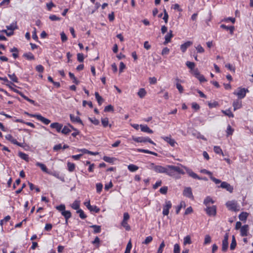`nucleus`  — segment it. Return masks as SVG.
<instances>
[{
    "mask_svg": "<svg viewBox=\"0 0 253 253\" xmlns=\"http://www.w3.org/2000/svg\"><path fill=\"white\" fill-rule=\"evenodd\" d=\"M150 168L157 173H166L170 176H174L176 173L180 174L185 173L183 169L178 166L167 165L166 167H163L151 163Z\"/></svg>",
    "mask_w": 253,
    "mask_h": 253,
    "instance_id": "1",
    "label": "nucleus"
},
{
    "mask_svg": "<svg viewBox=\"0 0 253 253\" xmlns=\"http://www.w3.org/2000/svg\"><path fill=\"white\" fill-rule=\"evenodd\" d=\"M249 91V90L247 88L238 87L233 93L237 95L239 99H241L246 96V93Z\"/></svg>",
    "mask_w": 253,
    "mask_h": 253,
    "instance_id": "2",
    "label": "nucleus"
},
{
    "mask_svg": "<svg viewBox=\"0 0 253 253\" xmlns=\"http://www.w3.org/2000/svg\"><path fill=\"white\" fill-rule=\"evenodd\" d=\"M26 114L31 117L36 118L38 120L41 121L45 125H48L50 123V121L41 115L38 114H31L27 112L25 113Z\"/></svg>",
    "mask_w": 253,
    "mask_h": 253,
    "instance_id": "3",
    "label": "nucleus"
},
{
    "mask_svg": "<svg viewBox=\"0 0 253 253\" xmlns=\"http://www.w3.org/2000/svg\"><path fill=\"white\" fill-rule=\"evenodd\" d=\"M133 140L138 143L142 142H149L150 143L156 145V143L154 142L150 138L148 137H133Z\"/></svg>",
    "mask_w": 253,
    "mask_h": 253,
    "instance_id": "4",
    "label": "nucleus"
},
{
    "mask_svg": "<svg viewBox=\"0 0 253 253\" xmlns=\"http://www.w3.org/2000/svg\"><path fill=\"white\" fill-rule=\"evenodd\" d=\"M178 166L181 167L182 169V168H184L186 170L187 174L192 178L194 179H201V178L196 173L194 172L191 169L187 168L186 167L183 166L181 165H180V166Z\"/></svg>",
    "mask_w": 253,
    "mask_h": 253,
    "instance_id": "5",
    "label": "nucleus"
},
{
    "mask_svg": "<svg viewBox=\"0 0 253 253\" xmlns=\"http://www.w3.org/2000/svg\"><path fill=\"white\" fill-rule=\"evenodd\" d=\"M183 195L184 196L190 199H194V196L191 187H185L183 191Z\"/></svg>",
    "mask_w": 253,
    "mask_h": 253,
    "instance_id": "6",
    "label": "nucleus"
},
{
    "mask_svg": "<svg viewBox=\"0 0 253 253\" xmlns=\"http://www.w3.org/2000/svg\"><path fill=\"white\" fill-rule=\"evenodd\" d=\"M206 213L209 216H214L216 213V208L215 206H212L211 207L208 206L207 208L206 209Z\"/></svg>",
    "mask_w": 253,
    "mask_h": 253,
    "instance_id": "7",
    "label": "nucleus"
},
{
    "mask_svg": "<svg viewBox=\"0 0 253 253\" xmlns=\"http://www.w3.org/2000/svg\"><path fill=\"white\" fill-rule=\"evenodd\" d=\"M172 205L171 202L167 201L166 205L163 206V214L164 215H168L169 213V210L171 208Z\"/></svg>",
    "mask_w": 253,
    "mask_h": 253,
    "instance_id": "8",
    "label": "nucleus"
},
{
    "mask_svg": "<svg viewBox=\"0 0 253 253\" xmlns=\"http://www.w3.org/2000/svg\"><path fill=\"white\" fill-rule=\"evenodd\" d=\"M161 138L172 147H174L175 145L177 144L175 140L172 139L170 135L169 136H162Z\"/></svg>",
    "mask_w": 253,
    "mask_h": 253,
    "instance_id": "9",
    "label": "nucleus"
},
{
    "mask_svg": "<svg viewBox=\"0 0 253 253\" xmlns=\"http://www.w3.org/2000/svg\"><path fill=\"white\" fill-rule=\"evenodd\" d=\"M227 207L231 211H236L237 208V205L236 202L231 201H228L226 203Z\"/></svg>",
    "mask_w": 253,
    "mask_h": 253,
    "instance_id": "10",
    "label": "nucleus"
},
{
    "mask_svg": "<svg viewBox=\"0 0 253 253\" xmlns=\"http://www.w3.org/2000/svg\"><path fill=\"white\" fill-rule=\"evenodd\" d=\"M222 188L226 189L227 191H229L230 193H232L233 191V187L231 186L229 183L226 182H222L219 186Z\"/></svg>",
    "mask_w": 253,
    "mask_h": 253,
    "instance_id": "11",
    "label": "nucleus"
},
{
    "mask_svg": "<svg viewBox=\"0 0 253 253\" xmlns=\"http://www.w3.org/2000/svg\"><path fill=\"white\" fill-rule=\"evenodd\" d=\"M50 126L52 128H55L58 132H61L63 125L58 123H53L50 124Z\"/></svg>",
    "mask_w": 253,
    "mask_h": 253,
    "instance_id": "12",
    "label": "nucleus"
},
{
    "mask_svg": "<svg viewBox=\"0 0 253 253\" xmlns=\"http://www.w3.org/2000/svg\"><path fill=\"white\" fill-rule=\"evenodd\" d=\"M249 230V227L248 225H244L240 228L241 235L242 237L247 236L248 235V232Z\"/></svg>",
    "mask_w": 253,
    "mask_h": 253,
    "instance_id": "13",
    "label": "nucleus"
},
{
    "mask_svg": "<svg viewBox=\"0 0 253 253\" xmlns=\"http://www.w3.org/2000/svg\"><path fill=\"white\" fill-rule=\"evenodd\" d=\"M172 31L170 30L169 32L165 37V42L164 44L166 45L170 42L171 39L173 37Z\"/></svg>",
    "mask_w": 253,
    "mask_h": 253,
    "instance_id": "14",
    "label": "nucleus"
},
{
    "mask_svg": "<svg viewBox=\"0 0 253 253\" xmlns=\"http://www.w3.org/2000/svg\"><path fill=\"white\" fill-rule=\"evenodd\" d=\"M192 42L191 41H188L182 44L180 46V49L182 51V52H185L187 48L190 47L192 44Z\"/></svg>",
    "mask_w": 253,
    "mask_h": 253,
    "instance_id": "15",
    "label": "nucleus"
},
{
    "mask_svg": "<svg viewBox=\"0 0 253 253\" xmlns=\"http://www.w3.org/2000/svg\"><path fill=\"white\" fill-rule=\"evenodd\" d=\"M233 106L234 108V111H236V110L241 108L242 106V101L239 99L234 101L233 103Z\"/></svg>",
    "mask_w": 253,
    "mask_h": 253,
    "instance_id": "16",
    "label": "nucleus"
},
{
    "mask_svg": "<svg viewBox=\"0 0 253 253\" xmlns=\"http://www.w3.org/2000/svg\"><path fill=\"white\" fill-rule=\"evenodd\" d=\"M5 138L14 144H16L18 146H21V144L19 143L15 139H14L11 134H7L5 136Z\"/></svg>",
    "mask_w": 253,
    "mask_h": 253,
    "instance_id": "17",
    "label": "nucleus"
},
{
    "mask_svg": "<svg viewBox=\"0 0 253 253\" xmlns=\"http://www.w3.org/2000/svg\"><path fill=\"white\" fill-rule=\"evenodd\" d=\"M140 127L141 130L143 132H147L148 133H153V131L147 125H140Z\"/></svg>",
    "mask_w": 253,
    "mask_h": 253,
    "instance_id": "18",
    "label": "nucleus"
},
{
    "mask_svg": "<svg viewBox=\"0 0 253 253\" xmlns=\"http://www.w3.org/2000/svg\"><path fill=\"white\" fill-rule=\"evenodd\" d=\"M70 118L72 122H77L83 125V122L79 117H75L74 115L70 114Z\"/></svg>",
    "mask_w": 253,
    "mask_h": 253,
    "instance_id": "19",
    "label": "nucleus"
},
{
    "mask_svg": "<svg viewBox=\"0 0 253 253\" xmlns=\"http://www.w3.org/2000/svg\"><path fill=\"white\" fill-rule=\"evenodd\" d=\"M220 27L221 28L225 29L226 30H229L230 33L231 35L233 34L234 30L235 29L234 26H227L224 24L221 25Z\"/></svg>",
    "mask_w": 253,
    "mask_h": 253,
    "instance_id": "20",
    "label": "nucleus"
},
{
    "mask_svg": "<svg viewBox=\"0 0 253 253\" xmlns=\"http://www.w3.org/2000/svg\"><path fill=\"white\" fill-rule=\"evenodd\" d=\"M61 214L64 217L65 220H68L72 216L71 212L69 211H62Z\"/></svg>",
    "mask_w": 253,
    "mask_h": 253,
    "instance_id": "21",
    "label": "nucleus"
},
{
    "mask_svg": "<svg viewBox=\"0 0 253 253\" xmlns=\"http://www.w3.org/2000/svg\"><path fill=\"white\" fill-rule=\"evenodd\" d=\"M95 96L96 100L97 101L98 105H101L103 103L104 99L101 96H100L98 92H95Z\"/></svg>",
    "mask_w": 253,
    "mask_h": 253,
    "instance_id": "22",
    "label": "nucleus"
},
{
    "mask_svg": "<svg viewBox=\"0 0 253 253\" xmlns=\"http://www.w3.org/2000/svg\"><path fill=\"white\" fill-rule=\"evenodd\" d=\"M6 28L8 30L13 31L14 30L18 28L16 22H13L10 25L6 26Z\"/></svg>",
    "mask_w": 253,
    "mask_h": 253,
    "instance_id": "23",
    "label": "nucleus"
},
{
    "mask_svg": "<svg viewBox=\"0 0 253 253\" xmlns=\"http://www.w3.org/2000/svg\"><path fill=\"white\" fill-rule=\"evenodd\" d=\"M36 165L38 167H39L43 171H44L46 173H48V169L45 165H44L42 163H41L40 162H37L36 163Z\"/></svg>",
    "mask_w": 253,
    "mask_h": 253,
    "instance_id": "24",
    "label": "nucleus"
},
{
    "mask_svg": "<svg viewBox=\"0 0 253 253\" xmlns=\"http://www.w3.org/2000/svg\"><path fill=\"white\" fill-rule=\"evenodd\" d=\"M248 216V213L246 212H241L239 216V218L240 220L245 221Z\"/></svg>",
    "mask_w": 253,
    "mask_h": 253,
    "instance_id": "25",
    "label": "nucleus"
},
{
    "mask_svg": "<svg viewBox=\"0 0 253 253\" xmlns=\"http://www.w3.org/2000/svg\"><path fill=\"white\" fill-rule=\"evenodd\" d=\"M90 228H92L94 229L93 232L94 233L97 234L101 232V228L99 225H92L90 226Z\"/></svg>",
    "mask_w": 253,
    "mask_h": 253,
    "instance_id": "26",
    "label": "nucleus"
},
{
    "mask_svg": "<svg viewBox=\"0 0 253 253\" xmlns=\"http://www.w3.org/2000/svg\"><path fill=\"white\" fill-rule=\"evenodd\" d=\"M210 203L213 204L214 203V201L210 197L208 196L205 199L204 204L206 205V207H208V206H210Z\"/></svg>",
    "mask_w": 253,
    "mask_h": 253,
    "instance_id": "27",
    "label": "nucleus"
},
{
    "mask_svg": "<svg viewBox=\"0 0 253 253\" xmlns=\"http://www.w3.org/2000/svg\"><path fill=\"white\" fill-rule=\"evenodd\" d=\"M103 160L109 163H113L116 160V158L114 157H110L108 156H104L103 158Z\"/></svg>",
    "mask_w": 253,
    "mask_h": 253,
    "instance_id": "28",
    "label": "nucleus"
},
{
    "mask_svg": "<svg viewBox=\"0 0 253 253\" xmlns=\"http://www.w3.org/2000/svg\"><path fill=\"white\" fill-rule=\"evenodd\" d=\"M236 245H237V243H236L235 237L233 235V236H232V242L230 244V250H234L235 249Z\"/></svg>",
    "mask_w": 253,
    "mask_h": 253,
    "instance_id": "29",
    "label": "nucleus"
},
{
    "mask_svg": "<svg viewBox=\"0 0 253 253\" xmlns=\"http://www.w3.org/2000/svg\"><path fill=\"white\" fill-rule=\"evenodd\" d=\"M71 206L73 209L78 211L80 209V202L76 200L73 203Z\"/></svg>",
    "mask_w": 253,
    "mask_h": 253,
    "instance_id": "30",
    "label": "nucleus"
},
{
    "mask_svg": "<svg viewBox=\"0 0 253 253\" xmlns=\"http://www.w3.org/2000/svg\"><path fill=\"white\" fill-rule=\"evenodd\" d=\"M23 56L28 60H34L35 57L31 52L25 53L23 54Z\"/></svg>",
    "mask_w": 253,
    "mask_h": 253,
    "instance_id": "31",
    "label": "nucleus"
},
{
    "mask_svg": "<svg viewBox=\"0 0 253 253\" xmlns=\"http://www.w3.org/2000/svg\"><path fill=\"white\" fill-rule=\"evenodd\" d=\"M71 130L68 126H64L62 128L61 133L64 134H68L71 132Z\"/></svg>",
    "mask_w": 253,
    "mask_h": 253,
    "instance_id": "32",
    "label": "nucleus"
},
{
    "mask_svg": "<svg viewBox=\"0 0 253 253\" xmlns=\"http://www.w3.org/2000/svg\"><path fill=\"white\" fill-rule=\"evenodd\" d=\"M128 169L132 172L136 171L138 169V167L136 165L130 164L127 167Z\"/></svg>",
    "mask_w": 253,
    "mask_h": 253,
    "instance_id": "33",
    "label": "nucleus"
},
{
    "mask_svg": "<svg viewBox=\"0 0 253 253\" xmlns=\"http://www.w3.org/2000/svg\"><path fill=\"white\" fill-rule=\"evenodd\" d=\"M228 248V242L223 241L222 242V251L225 252L227 251Z\"/></svg>",
    "mask_w": 253,
    "mask_h": 253,
    "instance_id": "34",
    "label": "nucleus"
},
{
    "mask_svg": "<svg viewBox=\"0 0 253 253\" xmlns=\"http://www.w3.org/2000/svg\"><path fill=\"white\" fill-rule=\"evenodd\" d=\"M67 167L68 170L70 172H72L75 170V165L73 163L68 162Z\"/></svg>",
    "mask_w": 253,
    "mask_h": 253,
    "instance_id": "35",
    "label": "nucleus"
},
{
    "mask_svg": "<svg viewBox=\"0 0 253 253\" xmlns=\"http://www.w3.org/2000/svg\"><path fill=\"white\" fill-rule=\"evenodd\" d=\"M192 243V241L191 240V237L189 235H187L184 238L183 244L184 245L187 244H191Z\"/></svg>",
    "mask_w": 253,
    "mask_h": 253,
    "instance_id": "36",
    "label": "nucleus"
},
{
    "mask_svg": "<svg viewBox=\"0 0 253 253\" xmlns=\"http://www.w3.org/2000/svg\"><path fill=\"white\" fill-rule=\"evenodd\" d=\"M19 156L23 160H24L26 161H28L29 157L28 155L23 152H19Z\"/></svg>",
    "mask_w": 253,
    "mask_h": 253,
    "instance_id": "37",
    "label": "nucleus"
},
{
    "mask_svg": "<svg viewBox=\"0 0 253 253\" xmlns=\"http://www.w3.org/2000/svg\"><path fill=\"white\" fill-rule=\"evenodd\" d=\"M214 152L218 154H222L223 155V153L222 152V149L220 148L219 146H215L213 148Z\"/></svg>",
    "mask_w": 253,
    "mask_h": 253,
    "instance_id": "38",
    "label": "nucleus"
},
{
    "mask_svg": "<svg viewBox=\"0 0 253 253\" xmlns=\"http://www.w3.org/2000/svg\"><path fill=\"white\" fill-rule=\"evenodd\" d=\"M146 94V92L144 88H140L138 92V95L140 98L144 97Z\"/></svg>",
    "mask_w": 253,
    "mask_h": 253,
    "instance_id": "39",
    "label": "nucleus"
},
{
    "mask_svg": "<svg viewBox=\"0 0 253 253\" xmlns=\"http://www.w3.org/2000/svg\"><path fill=\"white\" fill-rule=\"evenodd\" d=\"M8 76L12 82L14 83H18V78L14 73L12 74H8Z\"/></svg>",
    "mask_w": 253,
    "mask_h": 253,
    "instance_id": "40",
    "label": "nucleus"
},
{
    "mask_svg": "<svg viewBox=\"0 0 253 253\" xmlns=\"http://www.w3.org/2000/svg\"><path fill=\"white\" fill-rule=\"evenodd\" d=\"M76 212L79 214V216L82 219H85L86 217V215L85 214H84V211L81 209H79V210L77 211Z\"/></svg>",
    "mask_w": 253,
    "mask_h": 253,
    "instance_id": "41",
    "label": "nucleus"
},
{
    "mask_svg": "<svg viewBox=\"0 0 253 253\" xmlns=\"http://www.w3.org/2000/svg\"><path fill=\"white\" fill-rule=\"evenodd\" d=\"M121 225L123 226L126 231H129L130 230V227L127 224V221H122L121 222Z\"/></svg>",
    "mask_w": 253,
    "mask_h": 253,
    "instance_id": "42",
    "label": "nucleus"
},
{
    "mask_svg": "<svg viewBox=\"0 0 253 253\" xmlns=\"http://www.w3.org/2000/svg\"><path fill=\"white\" fill-rule=\"evenodd\" d=\"M101 123H102L103 126L104 127H106L107 126H108L109 125L108 118H102L101 119Z\"/></svg>",
    "mask_w": 253,
    "mask_h": 253,
    "instance_id": "43",
    "label": "nucleus"
},
{
    "mask_svg": "<svg viewBox=\"0 0 253 253\" xmlns=\"http://www.w3.org/2000/svg\"><path fill=\"white\" fill-rule=\"evenodd\" d=\"M96 187L97 193H100L102 190L103 185L101 183H98L96 184Z\"/></svg>",
    "mask_w": 253,
    "mask_h": 253,
    "instance_id": "44",
    "label": "nucleus"
},
{
    "mask_svg": "<svg viewBox=\"0 0 253 253\" xmlns=\"http://www.w3.org/2000/svg\"><path fill=\"white\" fill-rule=\"evenodd\" d=\"M152 240H153V237L152 236H148L146 238L144 241L142 242V244H145V245H148L150 242H151Z\"/></svg>",
    "mask_w": 253,
    "mask_h": 253,
    "instance_id": "45",
    "label": "nucleus"
},
{
    "mask_svg": "<svg viewBox=\"0 0 253 253\" xmlns=\"http://www.w3.org/2000/svg\"><path fill=\"white\" fill-rule=\"evenodd\" d=\"M234 131V129L231 127L230 125H228L226 130L227 136L232 135Z\"/></svg>",
    "mask_w": 253,
    "mask_h": 253,
    "instance_id": "46",
    "label": "nucleus"
},
{
    "mask_svg": "<svg viewBox=\"0 0 253 253\" xmlns=\"http://www.w3.org/2000/svg\"><path fill=\"white\" fill-rule=\"evenodd\" d=\"M165 246V244L164 241H163L161 244H160L158 250L157 251V253H162L163 251V249Z\"/></svg>",
    "mask_w": 253,
    "mask_h": 253,
    "instance_id": "47",
    "label": "nucleus"
},
{
    "mask_svg": "<svg viewBox=\"0 0 253 253\" xmlns=\"http://www.w3.org/2000/svg\"><path fill=\"white\" fill-rule=\"evenodd\" d=\"M222 112L226 116H228L229 117L233 118L234 117V115L232 113V112L230 111V110H227L226 111H222Z\"/></svg>",
    "mask_w": 253,
    "mask_h": 253,
    "instance_id": "48",
    "label": "nucleus"
},
{
    "mask_svg": "<svg viewBox=\"0 0 253 253\" xmlns=\"http://www.w3.org/2000/svg\"><path fill=\"white\" fill-rule=\"evenodd\" d=\"M186 65L191 70H193L195 65L194 62L190 61H187L186 63Z\"/></svg>",
    "mask_w": 253,
    "mask_h": 253,
    "instance_id": "49",
    "label": "nucleus"
},
{
    "mask_svg": "<svg viewBox=\"0 0 253 253\" xmlns=\"http://www.w3.org/2000/svg\"><path fill=\"white\" fill-rule=\"evenodd\" d=\"M104 111L105 112H113L114 107L112 105H109L105 107Z\"/></svg>",
    "mask_w": 253,
    "mask_h": 253,
    "instance_id": "50",
    "label": "nucleus"
},
{
    "mask_svg": "<svg viewBox=\"0 0 253 253\" xmlns=\"http://www.w3.org/2000/svg\"><path fill=\"white\" fill-rule=\"evenodd\" d=\"M88 120L95 125H98L99 124V120L95 118H89Z\"/></svg>",
    "mask_w": 253,
    "mask_h": 253,
    "instance_id": "51",
    "label": "nucleus"
},
{
    "mask_svg": "<svg viewBox=\"0 0 253 253\" xmlns=\"http://www.w3.org/2000/svg\"><path fill=\"white\" fill-rule=\"evenodd\" d=\"M211 242V237L209 235H206L205 237L204 244H208Z\"/></svg>",
    "mask_w": 253,
    "mask_h": 253,
    "instance_id": "52",
    "label": "nucleus"
},
{
    "mask_svg": "<svg viewBox=\"0 0 253 253\" xmlns=\"http://www.w3.org/2000/svg\"><path fill=\"white\" fill-rule=\"evenodd\" d=\"M168 188L167 186H163L160 189V192L162 194H166L168 192Z\"/></svg>",
    "mask_w": 253,
    "mask_h": 253,
    "instance_id": "53",
    "label": "nucleus"
},
{
    "mask_svg": "<svg viewBox=\"0 0 253 253\" xmlns=\"http://www.w3.org/2000/svg\"><path fill=\"white\" fill-rule=\"evenodd\" d=\"M175 85H176V87L177 89L178 90L179 93H182L184 90L183 86L179 83H176Z\"/></svg>",
    "mask_w": 253,
    "mask_h": 253,
    "instance_id": "54",
    "label": "nucleus"
},
{
    "mask_svg": "<svg viewBox=\"0 0 253 253\" xmlns=\"http://www.w3.org/2000/svg\"><path fill=\"white\" fill-rule=\"evenodd\" d=\"M56 209L61 211V213L65 210V206L63 204H61L56 207Z\"/></svg>",
    "mask_w": 253,
    "mask_h": 253,
    "instance_id": "55",
    "label": "nucleus"
},
{
    "mask_svg": "<svg viewBox=\"0 0 253 253\" xmlns=\"http://www.w3.org/2000/svg\"><path fill=\"white\" fill-rule=\"evenodd\" d=\"M164 16L163 17V19L165 21V23H167L168 21L169 15L166 10V9H164Z\"/></svg>",
    "mask_w": 253,
    "mask_h": 253,
    "instance_id": "56",
    "label": "nucleus"
},
{
    "mask_svg": "<svg viewBox=\"0 0 253 253\" xmlns=\"http://www.w3.org/2000/svg\"><path fill=\"white\" fill-rule=\"evenodd\" d=\"M90 211H94L96 213H98L100 211L99 208L96 206H92L91 208L89 210Z\"/></svg>",
    "mask_w": 253,
    "mask_h": 253,
    "instance_id": "57",
    "label": "nucleus"
},
{
    "mask_svg": "<svg viewBox=\"0 0 253 253\" xmlns=\"http://www.w3.org/2000/svg\"><path fill=\"white\" fill-rule=\"evenodd\" d=\"M100 239L98 237H96L95 239L92 241V244L95 245L96 244V247L98 248L99 246Z\"/></svg>",
    "mask_w": 253,
    "mask_h": 253,
    "instance_id": "58",
    "label": "nucleus"
},
{
    "mask_svg": "<svg viewBox=\"0 0 253 253\" xmlns=\"http://www.w3.org/2000/svg\"><path fill=\"white\" fill-rule=\"evenodd\" d=\"M49 18L51 21H59L60 20V18L59 17H57L55 15H51L49 16Z\"/></svg>",
    "mask_w": 253,
    "mask_h": 253,
    "instance_id": "59",
    "label": "nucleus"
},
{
    "mask_svg": "<svg viewBox=\"0 0 253 253\" xmlns=\"http://www.w3.org/2000/svg\"><path fill=\"white\" fill-rule=\"evenodd\" d=\"M77 59L80 62H82L84 61V57L83 53H78Z\"/></svg>",
    "mask_w": 253,
    "mask_h": 253,
    "instance_id": "60",
    "label": "nucleus"
},
{
    "mask_svg": "<svg viewBox=\"0 0 253 253\" xmlns=\"http://www.w3.org/2000/svg\"><path fill=\"white\" fill-rule=\"evenodd\" d=\"M173 253H180V247L177 244H175L174 246Z\"/></svg>",
    "mask_w": 253,
    "mask_h": 253,
    "instance_id": "61",
    "label": "nucleus"
},
{
    "mask_svg": "<svg viewBox=\"0 0 253 253\" xmlns=\"http://www.w3.org/2000/svg\"><path fill=\"white\" fill-rule=\"evenodd\" d=\"M196 49L198 53H203L205 51L204 48L200 44L196 46Z\"/></svg>",
    "mask_w": 253,
    "mask_h": 253,
    "instance_id": "62",
    "label": "nucleus"
},
{
    "mask_svg": "<svg viewBox=\"0 0 253 253\" xmlns=\"http://www.w3.org/2000/svg\"><path fill=\"white\" fill-rule=\"evenodd\" d=\"M36 69L37 71H38V72L42 73V72H43V71L44 70V68L42 65H39L36 66Z\"/></svg>",
    "mask_w": 253,
    "mask_h": 253,
    "instance_id": "63",
    "label": "nucleus"
},
{
    "mask_svg": "<svg viewBox=\"0 0 253 253\" xmlns=\"http://www.w3.org/2000/svg\"><path fill=\"white\" fill-rule=\"evenodd\" d=\"M61 39L62 42H65L67 40V37L66 34L63 32L61 33Z\"/></svg>",
    "mask_w": 253,
    "mask_h": 253,
    "instance_id": "64",
    "label": "nucleus"
}]
</instances>
